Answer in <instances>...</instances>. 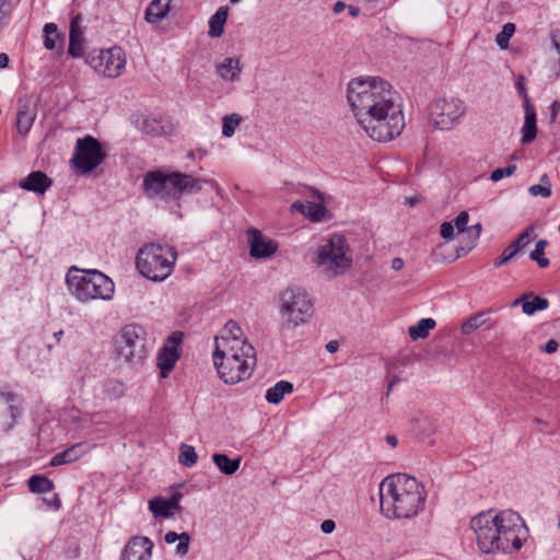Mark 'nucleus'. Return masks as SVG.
Segmentation results:
<instances>
[{
    "mask_svg": "<svg viewBox=\"0 0 560 560\" xmlns=\"http://www.w3.org/2000/svg\"><path fill=\"white\" fill-rule=\"evenodd\" d=\"M537 135V126H536V113L535 109L527 104L525 106V119L523 126V136L522 142L529 143L532 142Z\"/></svg>",
    "mask_w": 560,
    "mask_h": 560,
    "instance_id": "28",
    "label": "nucleus"
},
{
    "mask_svg": "<svg viewBox=\"0 0 560 560\" xmlns=\"http://www.w3.org/2000/svg\"><path fill=\"white\" fill-rule=\"evenodd\" d=\"M59 33L55 23H47L44 26V46L48 50H54L57 47Z\"/></svg>",
    "mask_w": 560,
    "mask_h": 560,
    "instance_id": "36",
    "label": "nucleus"
},
{
    "mask_svg": "<svg viewBox=\"0 0 560 560\" xmlns=\"http://www.w3.org/2000/svg\"><path fill=\"white\" fill-rule=\"evenodd\" d=\"M313 261L328 278L345 273L352 265L347 240L339 234L330 236L317 247Z\"/></svg>",
    "mask_w": 560,
    "mask_h": 560,
    "instance_id": "8",
    "label": "nucleus"
},
{
    "mask_svg": "<svg viewBox=\"0 0 560 560\" xmlns=\"http://www.w3.org/2000/svg\"><path fill=\"white\" fill-rule=\"evenodd\" d=\"M178 545L176 547V552L179 556H186L189 550L190 544V535L188 533H182V537L178 539Z\"/></svg>",
    "mask_w": 560,
    "mask_h": 560,
    "instance_id": "47",
    "label": "nucleus"
},
{
    "mask_svg": "<svg viewBox=\"0 0 560 560\" xmlns=\"http://www.w3.org/2000/svg\"><path fill=\"white\" fill-rule=\"evenodd\" d=\"M436 326L433 318H422L416 325L409 327V336L412 340L427 338L430 330Z\"/></svg>",
    "mask_w": 560,
    "mask_h": 560,
    "instance_id": "30",
    "label": "nucleus"
},
{
    "mask_svg": "<svg viewBox=\"0 0 560 560\" xmlns=\"http://www.w3.org/2000/svg\"><path fill=\"white\" fill-rule=\"evenodd\" d=\"M81 22V15L73 16L70 22L68 54L73 58H80L84 54V37Z\"/></svg>",
    "mask_w": 560,
    "mask_h": 560,
    "instance_id": "19",
    "label": "nucleus"
},
{
    "mask_svg": "<svg viewBox=\"0 0 560 560\" xmlns=\"http://www.w3.org/2000/svg\"><path fill=\"white\" fill-rule=\"evenodd\" d=\"M534 232V226L529 225L525 229V231L520 234V236L510 244L512 248L515 249V252L518 254L523 248H525L529 243L532 238V234Z\"/></svg>",
    "mask_w": 560,
    "mask_h": 560,
    "instance_id": "41",
    "label": "nucleus"
},
{
    "mask_svg": "<svg viewBox=\"0 0 560 560\" xmlns=\"http://www.w3.org/2000/svg\"><path fill=\"white\" fill-rule=\"evenodd\" d=\"M336 528V524L332 520H325L322 524H320V529L323 533L325 534H330L335 530Z\"/></svg>",
    "mask_w": 560,
    "mask_h": 560,
    "instance_id": "52",
    "label": "nucleus"
},
{
    "mask_svg": "<svg viewBox=\"0 0 560 560\" xmlns=\"http://www.w3.org/2000/svg\"><path fill=\"white\" fill-rule=\"evenodd\" d=\"M522 305L523 313L526 315H533L537 311H544L548 307L549 302L545 298L533 296V294H524L521 298L514 300L511 304L512 307Z\"/></svg>",
    "mask_w": 560,
    "mask_h": 560,
    "instance_id": "23",
    "label": "nucleus"
},
{
    "mask_svg": "<svg viewBox=\"0 0 560 560\" xmlns=\"http://www.w3.org/2000/svg\"><path fill=\"white\" fill-rule=\"evenodd\" d=\"M466 113L465 103L457 97L439 98L431 106V117L436 128L448 130Z\"/></svg>",
    "mask_w": 560,
    "mask_h": 560,
    "instance_id": "12",
    "label": "nucleus"
},
{
    "mask_svg": "<svg viewBox=\"0 0 560 560\" xmlns=\"http://www.w3.org/2000/svg\"><path fill=\"white\" fill-rule=\"evenodd\" d=\"M514 33H515V25L513 23H510V22L505 23L503 25L501 32L497 34L495 43L501 48H506L508 45H509V40L513 36Z\"/></svg>",
    "mask_w": 560,
    "mask_h": 560,
    "instance_id": "39",
    "label": "nucleus"
},
{
    "mask_svg": "<svg viewBox=\"0 0 560 560\" xmlns=\"http://www.w3.org/2000/svg\"><path fill=\"white\" fill-rule=\"evenodd\" d=\"M516 256H517V253L515 252V249L509 245L506 248H504L502 254L493 260V266L495 268H500L503 265H506L508 262H510Z\"/></svg>",
    "mask_w": 560,
    "mask_h": 560,
    "instance_id": "43",
    "label": "nucleus"
},
{
    "mask_svg": "<svg viewBox=\"0 0 560 560\" xmlns=\"http://www.w3.org/2000/svg\"><path fill=\"white\" fill-rule=\"evenodd\" d=\"M516 88H517V90H518L520 94H523V95H524V97H525V100H526V105H527V104H528L527 94H526L525 86H524V84L522 83V81H518V82L516 83Z\"/></svg>",
    "mask_w": 560,
    "mask_h": 560,
    "instance_id": "59",
    "label": "nucleus"
},
{
    "mask_svg": "<svg viewBox=\"0 0 560 560\" xmlns=\"http://www.w3.org/2000/svg\"><path fill=\"white\" fill-rule=\"evenodd\" d=\"M104 392L110 398H118L124 395L125 385L117 380H108L104 383Z\"/></svg>",
    "mask_w": 560,
    "mask_h": 560,
    "instance_id": "40",
    "label": "nucleus"
},
{
    "mask_svg": "<svg viewBox=\"0 0 560 560\" xmlns=\"http://www.w3.org/2000/svg\"><path fill=\"white\" fill-rule=\"evenodd\" d=\"M51 185V179L42 171L30 173L19 183V187L23 190L32 191L37 195H44Z\"/></svg>",
    "mask_w": 560,
    "mask_h": 560,
    "instance_id": "20",
    "label": "nucleus"
},
{
    "mask_svg": "<svg viewBox=\"0 0 560 560\" xmlns=\"http://www.w3.org/2000/svg\"><path fill=\"white\" fill-rule=\"evenodd\" d=\"M247 243L249 254L254 258H269L278 249L275 241L264 237L261 232L254 228L247 230Z\"/></svg>",
    "mask_w": 560,
    "mask_h": 560,
    "instance_id": "15",
    "label": "nucleus"
},
{
    "mask_svg": "<svg viewBox=\"0 0 560 560\" xmlns=\"http://www.w3.org/2000/svg\"><path fill=\"white\" fill-rule=\"evenodd\" d=\"M28 488L34 493H47L54 490V482L43 475H34L27 481Z\"/></svg>",
    "mask_w": 560,
    "mask_h": 560,
    "instance_id": "32",
    "label": "nucleus"
},
{
    "mask_svg": "<svg viewBox=\"0 0 560 560\" xmlns=\"http://www.w3.org/2000/svg\"><path fill=\"white\" fill-rule=\"evenodd\" d=\"M182 537V534H177L175 532H168L164 536V540L166 544H174L176 540H178Z\"/></svg>",
    "mask_w": 560,
    "mask_h": 560,
    "instance_id": "53",
    "label": "nucleus"
},
{
    "mask_svg": "<svg viewBox=\"0 0 560 560\" xmlns=\"http://www.w3.org/2000/svg\"><path fill=\"white\" fill-rule=\"evenodd\" d=\"M528 192L533 197L540 196L542 198H548L551 196V185H540V184L532 185L528 188Z\"/></svg>",
    "mask_w": 560,
    "mask_h": 560,
    "instance_id": "46",
    "label": "nucleus"
},
{
    "mask_svg": "<svg viewBox=\"0 0 560 560\" xmlns=\"http://www.w3.org/2000/svg\"><path fill=\"white\" fill-rule=\"evenodd\" d=\"M280 313L287 325L296 327L307 322L313 313V303L302 288H288L280 295Z\"/></svg>",
    "mask_w": 560,
    "mask_h": 560,
    "instance_id": "10",
    "label": "nucleus"
},
{
    "mask_svg": "<svg viewBox=\"0 0 560 560\" xmlns=\"http://www.w3.org/2000/svg\"><path fill=\"white\" fill-rule=\"evenodd\" d=\"M338 348H339V345H338V342H337V341H335V340H331V341H329V342L326 345V350H327L328 352H330V353L336 352V351L338 350Z\"/></svg>",
    "mask_w": 560,
    "mask_h": 560,
    "instance_id": "58",
    "label": "nucleus"
},
{
    "mask_svg": "<svg viewBox=\"0 0 560 560\" xmlns=\"http://www.w3.org/2000/svg\"><path fill=\"white\" fill-rule=\"evenodd\" d=\"M424 487L412 476L396 474L380 483L381 511L387 518H411L424 508Z\"/></svg>",
    "mask_w": 560,
    "mask_h": 560,
    "instance_id": "3",
    "label": "nucleus"
},
{
    "mask_svg": "<svg viewBox=\"0 0 560 560\" xmlns=\"http://www.w3.org/2000/svg\"><path fill=\"white\" fill-rule=\"evenodd\" d=\"M349 14L353 18L358 16L360 14V9L354 5H347Z\"/></svg>",
    "mask_w": 560,
    "mask_h": 560,
    "instance_id": "60",
    "label": "nucleus"
},
{
    "mask_svg": "<svg viewBox=\"0 0 560 560\" xmlns=\"http://www.w3.org/2000/svg\"><path fill=\"white\" fill-rule=\"evenodd\" d=\"M149 510L155 518H167L172 515L168 501L163 497H155L149 501Z\"/></svg>",
    "mask_w": 560,
    "mask_h": 560,
    "instance_id": "33",
    "label": "nucleus"
},
{
    "mask_svg": "<svg viewBox=\"0 0 560 560\" xmlns=\"http://www.w3.org/2000/svg\"><path fill=\"white\" fill-rule=\"evenodd\" d=\"M483 324L485 315L482 313H479L474 316H470L467 320H465L460 327V330L464 335H470Z\"/></svg>",
    "mask_w": 560,
    "mask_h": 560,
    "instance_id": "38",
    "label": "nucleus"
},
{
    "mask_svg": "<svg viewBox=\"0 0 560 560\" xmlns=\"http://www.w3.org/2000/svg\"><path fill=\"white\" fill-rule=\"evenodd\" d=\"M402 267H404V260L401 258L396 257L392 260V268L394 270L398 271V270L402 269Z\"/></svg>",
    "mask_w": 560,
    "mask_h": 560,
    "instance_id": "56",
    "label": "nucleus"
},
{
    "mask_svg": "<svg viewBox=\"0 0 560 560\" xmlns=\"http://www.w3.org/2000/svg\"><path fill=\"white\" fill-rule=\"evenodd\" d=\"M106 158L100 141L92 136L77 140L72 164L77 174L85 175L95 170Z\"/></svg>",
    "mask_w": 560,
    "mask_h": 560,
    "instance_id": "11",
    "label": "nucleus"
},
{
    "mask_svg": "<svg viewBox=\"0 0 560 560\" xmlns=\"http://www.w3.org/2000/svg\"><path fill=\"white\" fill-rule=\"evenodd\" d=\"M137 127L150 136H162L171 131L170 121L161 115H147L137 119Z\"/></svg>",
    "mask_w": 560,
    "mask_h": 560,
    "instance_id": "18",
    "label": "nucleus"
},
{
    "mask_svg": "<svg viewBox=\"0 0 560 560\" xmlns=\"http://www.w3.org/2000/svg\"><path fill=\"white\" fill-rule=\"evenodd\" d=\"M481 231H482V225L480 223L468 226L466 234L464 235V237L469 238L468 245L466 247L460 246L457 248V250H456L457 257L468 254L477 245V242L480 237Z\"/></svg>",
    "mask_w": 560,
    "mask_h": 560,
    "instance_id": "31",
    "label": "nucleus"
},
{
    "mask_svg": "<svg viewBox=\"0 0 560 560\" xmlns=\"http://www.w3.org/2000/svg\"><path fill=\"white\" fill-rule=\"evenodd\" d=\"M540 182L541 184L540 185H551L550 184V180H549V177L547 174H544L541 177H540Z\"/></svg>",
    "mask_w": 560,
    "mask_h": 560,
    "instance_id": "64",
    "label": "nucleus"
},
{
    "mask_svg": "<svg viewBox=\"0 0 560 560\" xmlns=\"http://www.w3.org/2000/svg\"><path fill=\"white\" fill-rule=\"evenodd\" d=\"M229 16V7L223 5L209 20L208 34L212 38L220 37L224 32V25Z\"/></svg>",
    "mask_w": 560,
    "mask_h": 560,
    "instance_id": "26",
    "label": "nucleus"
},
{
    "mask_svg": "<svg viewBox=\"0 0 560 560\" xmlns=\"http://www.w3.org/2000/svg\"><path fill=\"white\" fill-rule=\"evenodd\" d=\"M559 110H560V103L558 101H553L550 106V120L551 121L556 120Z\"/></svg>",
    "mask_w": 560,
    "mask_h": 560,
    "instance_id": "54",
    "label": "nucleus"
},
{
    "mask_svg": "<svg viewBox=\"0 0 560 560\" xmlns=\"http://www.w3.org/2000/svg\"><path fill=\"white\" fill-rule=\"evenodd\" d=\"M95 70L107 78H117L126 66V57L120 47H112L102 50L96 59H93Z\"/></svg>",
    "mask_w": 560,
    "mask_h": 560,
    "instance_id": "13",
    "label": "nucleus"
},
{
    "mask_svg": "<svg viewBox=\"0 0 560 560\" xmlns=\"http://www.w3.org/2000/svg\"><path fill=\"white\" fill-rule=\"evenodd\" d=\"M212 359L219 377L231 385L248 378L257 363L253 346L233 348L223 343L214 347Z\"/></svg>",
    "mask_w": 560,
    "mask_h": 560,
    "instance_id": "5",
    "label": "nucleus"
},
{
    "mask_svg": "<svg viewBox=\"0 0 560 560\" xmlns=\"http://www.w3.org/2000/svg\"><path fill=\"white\" fill-rule=\"evenodd\" d=\"M36 108L28 102H20L16 113V129L22 136L30 132L36 118Z\"/></svg>",
    "mask_w": 560,
    "mask_h": 560,
    "instance_id": "21",
    "label": "nucleus"
},
{
    "mask_svg": "<svg viewBox=\"0 0 560 560\" xmlns=\"http://www.w3.org/2000/svg\"><path fill=\"white\" fill-rule=\"evenodd\" d=\"M242 121V117L238 114H230L225 115L222 118V135L226 138H231L235 129L238 127V125Z\"/></svg>",
    "mask_w": 560,
    "mask_h": 560,
    "instance_id": "37",
    "label": "nucleus"
},
{
    "mask_svg": "<svg viewBox=\"0 0 560 560\" xmlns=\"http://www.w3.org/2000/svg\"><path fill=\"white\" fill-rule=\"evenodd\" d=\"M84 454L85 450L83 448V444L77 443L52 456L49 464L52 467L70 464L81 458Z\"/></svg>",
    "mask_w": 560,
    "mask_h": 560,
    "instance_id": "24",
    "label": "nucleus"
},
{
    "mask_svg": "<svg viewBox=\"0 0 560 560\" xmlns=\"http://www.w3.org/2000/svg\"><path fill=\"white\" fill-rule=\"evenodd\" d=\"M469 220V214L466 211H462L453 222V225L457 229L458 233L466 234L468 229L467 223Z\"/></svg>",
    "mask_w": 560,
    "mask_h": 560,
    "instance_id": "45",
    "label": "nucleus"
},
{
    "mask_svg": "<svg viewBox=\"0 0 560 560\" xmlns=\"http://www.w3.org/2000/svg\"><path fill=\"white\" fill-rule=\"evenodd\" d=\"M9 56L4 52L0 54V69H4L9 66Z\"/></svg>",
    "mask_w": 560,
    "mask_h": 560,
    "instance_id": "57",
    "label": "nucleus"
},
{
    "mask_svg": "<svg viewBox=\"0 0 560 560\" xmlns=\"http://www.w3.org/2000/svg\"><path fill=\"white\" fill-rule=\"evenodd\" d=\"M143 191L150 199L175 200L184 195L197 194L202 189L201 182L194 176L182 173L150 171L143 178Z\"/></svg>",
    "mask_w": 560,
    "mask_h": 560,
    "instance_id": "4",
    "label": "nucleus"
},
{
    "mask_svg": "<svg viewBox=\"0 0 560 560\" xmlns=\"http://www.w3.org/2000/svg\"><path fill=\"white\" fill-rule=\"evenodd\" d=\"M347 8V4L342 1H337L334 7H332V11L335 14H339L341 13L345 9Z\"/></svg>",
    "mask_w": 560,
    "mask_h": 560,
    "instance_id": "55",
    "label": "nucleus"
},
{
    "mask_svg": "<svg viewBox=\"0 0 560 560\" xmlns=\"http://www.w3.org/2000/svg\"><path fill=\"white\" fill-rule=\"evenodd\" d=\"M399 381H400V380H399V377H398V376L393 375V376H392V378H390V381L388 382V392H389V390L393 388V386H394L395 384H397Z\"/></svg>",
    "mask_w": 560,
    "mask_h": 560,
    "instance_id": "63",
    "label": "nucleus"
},
{
    "mask_svg": "<svg viewBox=\"0 0 560 560\" xmlns=\"http://www.w3.org/2000/svg\"><path fill=\"white\" fill-rule=\"evenodd\" d=\"M326 213V208L320 203L308 202V208H306L305 215L315 222H320L324 220Z\"/></svg>",
    "mask_w": 560,
    "mask_h": 560,
    "instance_id": "42",
    "label": "nucleus"
},
{
    "mask_svg": "<svg viewBox=\"0 0 560 560\" xmlns=\"http://www.w3.org/2000/svg\"><path fill=\"white\" fill-rule=\"evenodd\" d=\"M70 293L80 302L109 301L115 292L113 280L96 269L81 270L72 266L66 276Z\"/></svg>",
    "mask_w": 560,
    "mask_h": 560,
    "instance_id": "6",
    "label": "nucleus"
},
{
    "mask_svg": "<svg viewBox=\"0 0 560 560\" xmlns=\"http://www.w3.org/2000/svg\"><path fill=\"white\" fill-rule=\"evenodd\" d=\"M153 542L148 537L136 536L126 545L121 560H151Z\"/></svg>",
    "mask_w": 560,
    "mask_h": 560,
    "instance_id": "16",
    "label": "nucleus"
},
{
    "mask_svg": "<svg viewBox=\"0 0 560 560\" xmlns=\"http://www.w3.org/2000/svg\"><path fill=\"white\" fill-rule=\"evenodd\" d=\"M386 441L392 446H396L397 443H398V440H397V438L395 435H387L386 436Z\"/></svg>",
    "mask_w": 560,
    "mask_h": 560,
    "instance_id": "62",
    "label": "nucleus"
},
{
    "mask_svg": "<svg viewBox=\"0 0 560 560\" xmlns=\"http://www.w3.org/2000/svg\"><path fill=\"white\" fill-rule=\"evenodd\" d=\"M308 202L310 201L304 202L301 200H296L291 205V211L299 212L305 215L306 208H308Z\"/></svg>",
    "mask_w": 560,
    "mask_h": 560,
    "instance_id": "50",
    "label": "nucleus"
},
{
    "mask_svg": "<svg viewBox=\"0 0 560 560\" xmlns=\"http://www.w3.org/2000/svg\"><path fill=\"white\" fill-rule=\"evenodd\" d=\"M170 12V3L168 0L164 2V0H153L150 2L145 10V21L148 23L154 24L163 20L167 16Z\"/></svg>",
    "mask_w": 560,
    "mask_h": 560,
    "instance_id": "25",
    "label": "nucleus"
},
{
    "mask_svg": "<svg viewBox=\"0 0 560 560\" xmlns=\"http://www.w3.org/2000/svg\"><path fill=\"white\" fill-rule=\"evenodd\" d=\"M243 335L241 326L234 320H229L221 330V335L215 337L214 347H221L223 343L233 348L252 346L243 338Z\"/></svg>",
    "mask_w": 560,
    "mask_h": 560,
    "instance_id": "17",
    "label": "nucleus"
},
{
    "mask_svg": "<svg viewBox=\"0 0 560 560\" xmlns=\"http://www.w3.org/2000/svg\"><path fill=\"white\" fill-rule=\"evenodd\" d=\"M478 549L482 553H512L523 546L527 528L521 515L513 511L481 512L470 520Z\"/></svg>",
    "mask_w": 560,
    "mask_h": 560,
    "instance_id": "2",
    "label": "nucleus"
},
{
    "mask_svg": "<svg viewBox=\"0 0 560 560\" xmlns=\"http://www.w3.org/2000/svg\"><path fill=\"white\" fill-rule=\"evenodd\" d=\"M549 245L547 240H539L534 250L530 252L529 258L537 262L540 268H547L549 266V259L545 257V249Z\"/></svg>",
    "mask_w": 560,
    "mask_h": 560,
    "instance_id": "34",
    "label": "nucleus"
},
{
    "mask_svg": "<svg viewBox=\"0 0 560 560\" xmlns=\"http://www.w3.org/2000/svg\"><path fill=\"white\" fill-rule=\"evenodd\" d=\"M182 334L173 332L158 355V366L162 377H167L179 359Z\"/></svg>",
    "mask_w": 560,
    "mask_h": 560,
    "instance_id": "14",
    "label": "nucleus"
},
{
    "mask_svg": "<svg viewBox=\"0 0 560 560\" xmlns=\"http://www.w3.org/2000/svg\"><path fill=\"white\" fill-rule=\"evenodd\" d=\"M516 168L517 167L515 164H510L505 167L495 168L494 171H492V173L490 175V179L492 182H499L505 176L513 175L516 172Z\"/></svg>",
    "mask_w": 560,
    "mask_h": 560,
    "instance_id": "44",
    "label": "nucleus"
},
{
    "mask_svg": "<svg viewBox=\"0 0 560 560\" xmlns=\"http://www.w3.org/2000/svg\"><path fill=\"white\" fill-rule=\"evenodd\" d=\"M180 498H182V493L176 492L170 499H166V501H168V509L171 512L173 510L180 509V505H179Z\"/></svg>",
    "mask_w": 560,
    "mask_h": 560,
    "instance_id": "49",
    "label": "nucleus"
},
{
    "mask_svg": "<svg viewBox=\"0 0 560 560\" xmlns=\"http://www.w3.org/2000/svg\"><path fill=\"white\" fill-rule=\"evenodd\" d=\"M147 332L138 324L125 325L114 337L115 355L118 361L141 363L147 357Z\"/></svg>",
    "mask_w": 560,
    "mask_h": 560,
    "instance_id": "9",
    "label": "nucleus"
},
{
    "mask_svg": "<svg viewBox=\"0 0 560 560\" xmlns=\"http://www.w3.org/2000/svg\"><path fill=\"white\" fill-rule=\"evenodd\" d=\"M347 100L365 133L376 141H390L405 128L399 94L378 77L355 78L348 83Z\"/></svg>",
    "mask_w": 560,
    "mask_h": 560,
    "instance_id": "1",
    "label": "nucleus"
},
{
    "mask_svg": "<svg viewBox=\"0 0 560 560\" xmlns=\"http://www.w3.org/2000/svg\"><path fill=\"white\" fill-rule=\"evenodd\" d=\"M242 66L237 58H225L221 63L217 65L215 72L224 81L236 82L241 78Z\"/></svg>",
    "mask_w": 560,
    "mask_h": 560,
    "instance_id": "22",
    "label": "nucleus"
},
{
    "mask_svg": "<svg viewBox=\"0 0 560 560\" xmlns=\"http://www.w3.org/2000/svg\"><path fill=\"white\" fill-rule=\"evenodd\" d=\"M198 455L195 447L187 444H182L179 448L178 462L185 467H192L196 465Z\"/></svg>",
    "mask_w": 560,
    "mask_h": 560,
    "instance_id": "35",
    "label": "nucleus"
},
{
    "mask_svg": "<svg viewBox=\"0 0 560 560\" xmlns=\"http://www.w3.org/2000/svg\"><path fill=\"white\" fill-rule=\"evenodd\" d=\"M559 343L555 339L548 340L540 349L547 353H553L558 350Z\"/></svg>",
    "mask_w": 560,
    "mask_h": 560,
    "instance_id": "51",
    "label": "nucleus"
},
{
    "mask_svg": "<svg viewBox=\"0 0 560 560\" xmlns=\"http://www.w3.org/2000/svg\"><path fill=\"white\" fill-rule=\"evenodd\" d=\"M293 392V384L288 381H279L266 392V400L269 404L277 405L283 397Z\"/></svg>",
    "mask_w": 560,
    "mask_h": 560,
    "instance_id": "29",
    "label": "nucleus"
},
{
    "mask_svg": "<svg viewBox=\"0 0 560 560\" xmlns=\"http://www.w3.org/2000/svg\"><path fill=\"white\" fill-rule=\"evenodd\" d=\"M212 462L222 474L231 476L240 469L242 457L237 456L236 458L231 459L225 454L214 453L212 455Z\"/></svg>",
    "mask_w": 560,
    "mask_h": 560,
    "instance_id": "27",
    "label": "nucleus"
},
{
    "mask_svg": "<svg viewBox=\"0 0 560 560\" xmlns=\"http://www.w3.org/2000/svg\"><path fill=\"white\" fill-rule=\"evenodd\" d=\"M454 228L455 226L453 225V222H443L441 224V230H440L441 236L445 241H452L455 236Z\"/></svg>",
    "mask_w": 560,
    "mask_h": 560,
    "instance_id": "48",
    "label": "nucleus"
},
{
    "mask_svg": "<svg viewBox=\"0 0 560 560\" xmlns=\"http://www.w3.org/2000/svg\"><path fill=\"white\" fill-rule=\"evenodd\" d=\"M49 504L52 505L55 510H59V508L61 505L59 497L57 494H55L52 501Z\"/></svg>",
    "mask_w": 560,
    "mask_h": 560,
    "instance_id": "61",
    "label": "nucleus"
},
{
    "mask_svg": "<svg viewBox=\"0 0 560 560\" xmlns=\"http://www.w3.org/2000/svg\"><path fill=\"white\" fill-rule=\"evenodd\" d=\"M176 257L173 247L150 243L139 249L136 266L147 279L161 282L172 273Z\"/></svg>",
    "mask_w": 560,
    "mask_h": 560,
    "instance_id": "7",
    "label": "nucleus"
}]
</instances>
